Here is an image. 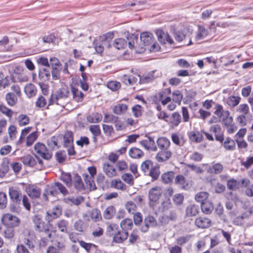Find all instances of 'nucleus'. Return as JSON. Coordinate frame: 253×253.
Returning a JSON list of instances; mask_svg holds the SVG:
<instances>
[{
	"label": "nucleus",
	"mask_w": 253,
	"mask_h": 253,
	"mask_svg": "<svg viewBox=\"0 0 253 253\" xmlns=\"http://www.w3.org/2000/svg\"><path fill=\"white\" fill-rule=\"evenodd\" d=\"M209 197L208 193L206 192H200L198 193L195 196V200L202 204L203 203L208 201Z\"/></svg>",
	"instance_id": "nucleus-46"
},
{
	"label": "nucleus",
	"mask_w": 253,
	"mask_h": 253,
	"mask_svg": "<svg viewBox=\"0 0 253 253\" xmlns=\"http://www.w3.org/2000/svg\"><path fill=\"white\" fill-rule=\"evenodd\" d=\"M156 34L159 41L161 43L165 44L168 42L170 44L174 43L173 40L167 32L165 33L162 30L159 29L156 31Z\"/></svg>",
	"instance_id": "nucleus-9"
},
{
	"label": "nucleus",
	"mask_w": 253,
	"mask_h": 253,
	"mask_svg": "<svg viewBox=\"0 0 253 253\" xmlns=\"http://www.w3.org/2000/svg\"><path fill=\"white\" fill-rule=\"evenodd\" d=\"M129 40L128 44L130 49L136 48L137 46V42L138 40V37L134 35H131L128 37Z\"/></svg>",
	"instance_id": "nucleus-55"
},
{
	"label": "nucleus",
	"mask_w": 253,
	"mask_h": 253,
	"mask_svg": "<svg viewBox=\"0 0 253 253\" xmlns=\"http://www.w3.org/2000/svg\"><path fill=\"white\" fill-rule=\"evenodd\" d=\"M162 193L163 190L160 187L156 186L150 189L149 191V199L150 202H157Z\"/></svg>",
	"instance_id": "nucleus-6"
},
{
	"label": "nucleus",
	"mask_w": 253,
	"mask_h": 253,
	"mask_svg": "<svg viewBox=\"0 0 253 253\" xmlns=\"http://www.w3.org/2000/svg\"><path fill=\"white\" fill-rule=\"evenodd\" d=\"M176 218V215L173 212H170L169 214H165L161 217L160 220L164 224H167L170 221H174Z\"/></svg>",
	"instance_id": "nucleus-28"
},
{
	"label": "nucleus",
	"mask_w": 253,
	"mask_h": 253,
	"mask_svg": "<svg viewBox=\"0 0 253 253\" xmlns=\"http://www.w3.org/2000/svg\"><path fill=\"white\" fill-rule=\"evenodd\" d=\"M70 94V91L68 87H62L58 89L55 94H52L49 100L48 106L56 103L57 105L64 106L65 103L62 100H67Z\"/></svg>",
	"instance_id": "nucleus-2"
},
{
	"label": "nucleus",
	"mask_w": 253,
	"mask_h": 253,
	"mask_svg": "<svg viewBox=\"0 0 253 253\" xmlns=\"http://www.w3.org/2000/svg\"><path fill=\"white\" fill-rule=\"evenodd\" d=\"M73 134L72 131H67L64 135L63 137V146H72L73 144Z\"/></svg>",
	"instance_id": "nucleus-26"
},
{
	"label": "nucleus",
	"mask_w": 253,
	"mask_h": 253,
	"mask_svg": "<svg viewBox=\"0 0 253 253\" xmlns=\"http://www.w3.org/2000/svg\"><path fill=\"white\" fill-rule=\"evenodd\" d=\"M138 77H139V83L140 84L148 83L154 79V77L152 73H149L143 76L138 75Z\"/></svg>",
	"instance_id": "nucleus-47"
},
{
	"label": "nucleus",
	"mask_w": 253,
	"mask_h": 253,
	"mask_svg": "<svg viewBox=\"0 0 253 253\" xmlns=\"http://www.w3.org/2000/svg\"><path fill=\"white\" fill-rule=\"evenodd\" d=\"M111 186V187L121 190H125L126 188V185L120 179L112 180Z\"/></svg>",
	"instance_id": "nucleus-44"
},
{
	"label": "nucleus",
	"mask_w": 253,
	"mask_h": 253,
	"mask_svg": "<svg viewBox=\"0 0 253 253\" xmlns=\"http://www.w3.org/2000/svg\"><path fill=\"white\" fill-rule=\"evenodd\" d=\"M211 132L214 133L215 140L221 143H222L224 140L223 133L220 125H214L211 126L210 128Z\"/></svg>",
	"instance_id": "nucleus-11"
},
{
	"label": "nucleus",
	"mask_w": 253,
	"mask_h": 253,
	"mask_svg": "<svg viewBox=\"0 0 253 253\" xmlns=\"http://www.w3.org/2000/svg\"><path fill=\"white\" fill-rule=\"evenodd\" d=\"M116 213L115 208L113 206H109L105 210L103 215L105 219H111Z\"/></svg>",
	"instance_id": "nucleus-34"
},
{
	"label": "nucleus",
	"mask_w": 253,
	"mask_h": 253,
	"mask_svg": "<svg viewBox=\"0 0 253 253\" xmlns=\"http://www.w3.org/2000/svg\"><path fill=\"white\" fill-rule=\"evenodd\" d=\"M62 213V209L60 206H57L46 212V220L48 222L59 217Z\"/></svg>",
	"instance_id": "nucleus-8"
},
{
	"label": "nucleus",
	"mask_w": 253,
	"mask_h": 253,
	"mask_svg": "<svg viewBox=\"0 0 253 253\" xmlns=\"http://www.w3.org/2000/svg\"><path fill=\"white\" fill-rule=\"evenodd\" d=\"M174 177V173L172 171L166 172L161 175L163 182L168 184L171 182Z\"/></svg>",
	"instance_id": "nucleus-35"
},
{
	"label": "nucleus",
	"mask_w": 253,
	"mask_h": 253,
	"mask_svg": "<svg viewBox=\"0 0 253 253\" xmlns=\"http://www.w3.org/2000/svg\"><path fill=\"white\" fill-rule=\"evenodd\" d=\"M20 161L27 167H33L37 164L35 157H34L30 154L22 157L20 158Z\"/></svg>",
	"instance_id": "nucleus-12"
},
{
	"label": "nucleus",
	"mask_w": 253,
	"mask_h": 253,
	"mask_svg": "<svg viewBox=\"0 0 253 253\" xmlns=\"http://www.w3.org/2000/svg\"><path fill=\"white\" fill-rule=\"evenodd\" d=\"M153 167V163L150 160H146L141 165V169L146 175L150 170L151 168Z\"/></svg>",
	"instance_id": "nucleus-45"
},
{
	"label": "nucleus",
	"mask_w": 253,
	"mask_h": 253,
	"mask_svg": "<svg viewBox=\"0 0 253 253\" xmlns=\"http://www.w3.org/2000/svg\"><path fill=\"white\" fill-rule=\"evenodd\" d=\"M26 192L30 197L32 199H37L40 197L41 189L34 186H28L26 188Z\"/></svg>",
	"instance_id": "nucleus-16"
},
{
	"label": "nucleus",
	"mask_w": 253,
	"mask_h": 253,
	"mask_svg": "<svg viewBox=\"0 0 253 253\" xmlns=\"http://www.w3.org/2000/svg\"><path fill=\"white\" fill-rule=\"evenodd\" d=\"M181 122V117L177 112L173 113L169 118V123L172 126H177Z\"/></svg>",
	"instance_id": "nucleus-20"
},
{
	"label": "nucleus",
	"mask_w": 253,
	"mask_h": 253,
	"mask_svg": "<svg viewBox=\"0 0 253 253\" xmlns=\"http://www.w3.org/2000/svg\"><path fill=\"white\" fill-rule=\"evenodd\" d=\"M107 87L112 91H116L121 87V84L119 82L112 81L107 83Z\"/></svg>",
	"instance_id": "nucleus-61"
},
{
	"label": "nucleus",
	"mask_w": 253,
	"mask_h": 253,
	"mask_svg": "<svg viewBox=\"0 0 253 253\" xmlns=\"http://www.w3.org/2000/svg\"><path fill=\"white\" fill-rule=\"evenodd\" d=\"M90 218L95 222L98 221L102 219V215L100 211L97 209L92 210L90 214Z\"/></svg>",
	"instance_id": "nucleus-49"
},
{
	"label": "nucleus",
	"mask_w": 253,
	"mask_h": 253,
	"mask_svg": "<svg viewBox=\"0 0 253 253\" xmlns=\"http://www.w3.org/2000/svg\"><path fill=\"white\" fill-rule=\"evenodd\" d=\"M190 139L195 142L199 143L202 141L203 136L199 131H191L189 135Z\"/></svg>",
	"instance_id": "nucleus-38"
},
{
	"label": "nucleus",
	"mask_w": 253,
	"mask_h": 253,
	"mask_svg": "<svg viewBox=\"0 0 253 253\" xmlns=\"http://www.w3.org/2000/svg\"><path fill=\"white\" fill-rule=\"evenodd\" d=\"M34 149L39 156L46 160H48L52 157V153L47 149L43 143H36L35 145Z\"/></svg>",
	"instance_id": "nucleus-3"
},
{
	"label": "nucleus",
	"mask_w": 253,
	"mask_h": 253,
	"mask_svg": "<svg viewBox=\"0 0 253 253\" xmlns=\"http://www.w3.org/2000/svg\"><path fill=\"white\" fill-rule=\"evenodd\" d=\"M158 147L161 150L168 149L170 142L169 140L166 137H163L159 138L157 140Z\"/></svg>",
	"instance_id": "nucleus-22"
},
{
	"label": "nucleus",
	"mask_w": 253,
	"mask_h": 253,
	"mask_svg": "<svg viewBox=\"0 0 253 253\" xmlns=\"http://www.w3.org/2000/svg\"><path fill=\"white\" fill-rule=\"evenodd\" d=\"M58 194V192L57 191V188L55 185V183H54V185H52L45 191L44 193L43 194V196L45 200H47V195H50L52 196H56Z\"/></svg>",
	"instance_id": "nucleus-39"
},
{
	"label": "nucleus",
	"mask_w": 253,
	"mask_h": 253,
	"mask_svg": "<svg viewBox=\"0 0 253 253\" xmlns=\"http://www.w3.org/2000/svg\"><path fill=\"white\" fill-rule=\"evenodd\" d=\"M147 139L143 140L140 142V144L147 150L156 152L157 147L153 137L147 136Z\"/></svg>",
	"instance_id": "nucleus-10"
},
{
	"label": "nucleus",
	"mask_w": 253,
	"mask_h": 253,
	"mask_svg": "<svg viewBox=\"0 0 253 253\" xmlns=\"http://www.w3.org/2000/svg\"><path fill=\"white\" fill-rule=\"evenodd\" d=\"M198 209L197 206L195 205H190L186 209V214L189 216H195L198 212Z\"/></svg>",
	"instance_id": "nucleus-50"
},
{
	"label": "nucleus",
	"mask_w": 253,
	"mask_h": 253,
	"mask_svg": "<svg viewBox=\"0 0 253 253\" xmlns=\"http://www.w3.org/2000/svg\"><path fill=\"white\" fill-rule=\"evenodd\" d=\"M127 45L126 41L122 38L116 39L114 42V46L118 49H121L125 48Z\"/></svg>",
	"instance_id": "nucleus-48"
},
{
	"label": "nucleus",
	"mask_w": 253,
	"mask_h": 253,
	"mask_svg": "<svg viewBox=\"0 0 253 253\" xmlns=\"http://www.w3.org/2000/svg\"><path fill=\"white\" fill-rule=\"evenodd\" d=\"M24 91L28 97L34 96L37 93V89L32 84H29L25 86Z\"/></svg>",
	"instance_id": "nucleus-30"
},
{
	"label": "nucleus",
	"mask_w": 253,
	"mask_h": 253,
	"mask_svg": "<svg viewBox=\"0 0 253 253\" xmlns=\"http://www.w3.org/2000/svg\"><path fill=\"white\" fill-rule=\"evenodd\" d=\"M201 208L202 211L206 214L211 213L213 210V205L209 200L201 204Z\"/></svg>",
	"instance_id": "nucleus-29"
},
{
	"label": "nucleus",
	"mask_w": 253,
	"mask_h": 253,
	"mask_svg": "<svg viewBox=\"0 0 253 253\" xmlns=\"http://www.w3.org/2000/svg\"><path fill=\"white\" fill-rule=\"evenodd\" d=\"M183 95L180 90H175L173 92L172 99L173 102L180 104Z\"/></svg>",
	"instance_id": "nucleus-58"
},
{
	"label": "nucleus",
	"mask_w": 253,
	"mask_h": 253,
	"mask_svg": "<svg viewBox=\"0 0 253 253\" xmlns=\"http://www.w3.org/2000/svg\"><path fill=\"white\" fill-rule=\"evenodd\" d=\"M5 98L7 104L11 106H14L17 101V97L13 93H7Z\"/></svg>",
	"instance_id": "nucleus-57"
},
{
	"label": "nucleus",
	"mask_w": 253,
	"mask_h": 253,
	"mask_svg": "<svg viewBox=\"0 0 253 253\" xmlns=\"http://www.w3.org/2000/svg\"><path fill=\"white\" fill-rule=\"evenodd\" d=\"M39 76L42 81H47L50 79V72L46 68H43L39 71Z\"/></svg>",
	"instance_id": "nucleus-37"
},
{
	"label": "nucleus",
	"mask_w": 253,
	"mask_h": 253,
	"mask_svg": "<svg viewBox=\"0 0 253 253\" xmlns=\"http://www.w3.org/2000/svg\"><path fill=\"white\" fill-rule=\"evenodd\" d=\"M191 33L188 31L187 29L184 28L182 31H174L173 35L175 40L178 42H182L184 40L188 38L189 40V42L187 44V45L192 44L191 39L190 38Z\"/></svg>",
	"instance_id": "nucleus-4"
},
{
	"label": "nucleus",
	"mask_w": 253,
	"mask_h": 253,
	"mask_svg": "<svg viewBox=\"0 0 253 253\" xmlns=\"http://www.w3.org/2000/svg\"><path fill=\"white\" fill-rule=\"evenodd\" d=\"M61 180L66 184L68 187L72 185V178L70 173H65L61 175Z\"/></svg>",
	"instance_id": "nucleus-63"
},
{
	"label": "nucleus",
	"mask_w": 253,
	"mask_h": 253,
	"mask_svg": "<svg viewBox=\"0 0 253 253\" xmlns=\"http://www.w3.org/2000/svg\"><path fill=\"white\" fill-rule=\"evenodd\" d=\"M240 101V98L238 96H231L227 100V104L230 107H234L239 104Z\"/></svg>",
	"instance_id": "nucleus-54"
},
{
	"label": "nucleus",
	"mask_w": 253,
	"mask_h": 253,
	"mask_svg": "<svg viewBox=\"0 0 253 253\" xmlns=\"http://www.w3.org/2000/svg\"><path fill=\"white\" fill-rule=\"evenodd\" d=\"M128 154L130 157L133 159H139L144 155V153L141 150L135 147L130 149Z\"/></svg>",
	"instance_id": "nucleus-33"
},
{
	"label": "nucleus",
	"mask_w": 253,
	"mask_h": 253,
	"mask_svg": "<svg viewBox=\"0 0 253 253\" xmlns=\"http://www.w3.org/2000/svg\"><path fill=\"white\" fill-rule=\"evenodd\" d=\"M121 80L127 85H133L137 83L138 79L132 75H124L122 77Z\"/></svg>",
	"instance_id": "nucleus-24"
},
{
	"label": "nucleus",
	"mask_w": 253,
	"mask_h": 253,
	"mask_svg": "<svg viewBox=\"0 0 253 253\" xmlns=\"http://www.w3.org/2000/svg\"><path fill=\"white\" fill-rule=\"evenodd\" d=\"M37 139V134L36 132H33L29 134L26 139V146H31Z\"/></svg>",
	"instance_id": "nucleus-60"
},
{
	"label": "nucleus",
	"mask_w": 253,
	"mask_h": 253,
	"mask_svg": "<svg viewBox=\"0 0 253 253\" xmlns=\"http://www.w3.org/2000/svg\"><path fill=\"white\" fill-rule=\"evenodd\" d=\"M165 92H160L157 95L159 100L163 105H166L171 101L170 97L165 95Z\"/></svg>",
	"instance_id": "nucleus-56"
},
{
	"label": "nucleus",
	"mask_w": 253,
	"mask_h": 253,
	"mask_svg": "<svg viewBox=\"0 0 253 253\" xmlns=\"http://www.w3.org/2000/svg\"><path fill=\"white\" fill-rule=\"evenodd\" d=\"M89 130L92 133V135L99 136L101 133V129L99 125H91L89 126Z\"/></svg>",
	"instance_id": "nucleus-62"
},
{
	"label": "nucleus",
	"mask_w": 253,
	"mask_h": 253,
	"mask_svg": "<svg viewBox=\"0 0 253 253\" xmlns=\"http://www.w3.org/2000/svg\"><path fill=\"white\" fill-rule=\"evenodd\" d=\"M33 221L36 231L39 232H43L45 234V236L41 240L43 242V246H44L47 238H50L51 236V233L50 232L48 227L38 215H36L33 217Z\"/></svg>",
	"instance_id": "nucleus-1"
},
{
	"label": "nucleus",
	"mask_w": 253,
	"mask_h": 253,
	"mask_svg": "<svg viewBox=\"0 0 253 253\" xmlns=\"http://www.w3.org/2000/svg\"><path fill=\"white\" fill-rule=\"evenodd\" d=\"M174 182L175 184L182 189H186L188 185L185 177L181 174H178L176 176Z\"/></svg>",
	"instance_id": "nucleus-18"
},
{
	"label": "nucleus",
	"mask_w": 253,
	"mask_h": 253,
	"mask_svg": "<svg viewBox=\"0 0 253 253\" xmlns=\"http://www.w3.org/2000/svg\"><path fill=\"white\" fill-rule=\"evenodd\" d=\"M103 169L105 174L109 177H112L116 174L115 168L108 163L104 164Z\"/></svg>",
	"instance_id": "nucleus-23"
},
{
	"label": "nucleus",
	"mask_w": 253,
	"mask_h": 253,
	"mask_svg": "<svg viewBox=\"0 0 253 253\" xmlns=\"http://www.w3.org/2000/svg\"><path fill=\"white\" fill-rule=\"evenodd\" d=\"M119 229V226L117 224L115 223L110 224L107 227L106 234L109 237H115Z\"/></svg>",
	"instance_id": "nucleus-27"
},
{
	"label": "nucleus",
	"mask_w": 253,
	"mask_h": 253,
	"mask_svg": "<svg viewBox=\"0 0 253 253\" xmlns=\"http://www.w3.org/2000/svg\"><path fill=\"white\" fill-rule=\"evenodd\" d=\"M127 109V106L124 104H120L114 106L113 111V112L117 115H120L125 112Z\"/></svg>",
	"instance_id": "nucleus-53"
},
{
	"label": "nucleus",
	"mask_w": 253,
	"mask_h": 253,
	"mask_svg": "<svg viewBox=\"0 0 253 253\" xmlns=\"http://www.w3.org/2000/svg\"><path fill=\"white\" fill-rule=\"evenodd\" d=\"M113 38V34L110 33H108L104 35L103 36L100 37L99 40L102 43L94 42V48L96 51L98 53H102L104 50L103 45L105 44V42H109Z\"/></svg>",
	"instance_id": "nucleus-5"
},
{
	"label": "nucleus",
	"mask_w": 253,
	"mask_h": 253,
	"mask_svg": "<svg viewBox=\"0 0 253 253\" xmlns=\"http://www.w3.org/2000/svg\"><path fill=\"white\" fill-rule=\"evenodd\" d=\"M171 155V152L168 149L162 150L158 153L156 159L159 162H163L169 160Z\"/></svg>",
	"instance_id": "nucleus-13"
},
{
	"label": "nucleus",
	"mask_w": 253,
	"mask_h": 253,
	"mask_svg": "<svg viewBox=\"0 0 253 253\" xmlns=\"http://www.w3.org/2000/svg\"><path fill=\"white\" fill-rule=\"evenodd\" d=\"M195 223L199 228H206L211 226V220L206 217H199L196 219Z\"/></svg>",
	"instance_id": "nucleus-15"
},
{
	"label": "nucleus",
	"mask_w": 253,
	"mask_h": 253,
	"mask_svg": "<svg viewBox=\"0 0 253 253\" xmlns=\"http://www.w3.org/2000/svg\"><path fill=\"white\" fill-rule=\"evenodd\" d=\"M9 196L13 201L17 204L20 203L22 196L20 191L14 189H9Z\"/></svg>",
	"instance_id": "nucleus-19"
},
{
	"label": "nucleus",
	"mask_w": 253,
	"mask_h": 253,
	"mask_svg": "<svg viewBox=\"0 0 253 253\" xmlns=\"http://www.w3.org/2000/svg\"><path fill=\"white\" fill-rule=\"evenodd\" d=\"M1 221L6 225L13 227L18 225L19 220L16 216L7 213L3 215Z\"/></svg>",
	"instance_id": "nucleus-7"
},
{
	"label": "nucleus",
	"mask_w": 253,
	"mask_h": 253,
	"mask_svg": "<svg viewBox=\"0 0 253 253\" xmlns=\"http://www.w3.org/2000/svg\"><path fill=\"white\" fill-rule=\"evenodd\" d=\"M128 236L127 231L120 229L115 237H113V240L116 243H122L127 238Z\"/></svg>",
	"instance_id": "nucleus-14"
},
{
	"label": "nucleus",
	"mask_w": 253,
	"mask_h": 253,
	"mask_svg": "<svg viewBox=\"0 0 253 253\" xmlns=\"http://www.w3.org/2000/svg\"><path fill=\"white\" fill-rule=\"evenodd\" d=\"M223 169V166L220 163H216L212 165L208 169V172L211 173L219 174Z\"/></svg>",
	"instance_id": "nucleus-42"
},
{
	"label": "nucleus",
	"mask_w": 253,
	"mask_h": 253,
	"mask_svg": "<svg viewBox=\"0 0 253 253\" xmlns=\"http://www.w3.org/2000/svg\"><path fill=\"white\" fill-rule=\"evenodd\" d=\"M8 163L7 161H3L0 165V177H3L8 172Z\"/></svg>",
	"instance_id": "nucleus-59"
},
{
	"label": "nucleus",
	"mask_w": 253,
	"mask_h": 253,
	"mask_svg": "<svg viewBox=\"0 0 253 253\" xmlns=\"http://www.w3.org/2000/svg\"><path fill=\"white\" fill-rule=\"evenodd\" d=\"M102 119L101 114L97 113H93L86 118L87 122L90 123H98L102 120Z\"/></svg>",
	"instance_id": "nucleus-43"
},
{
	"label": "nucleus",
	"mask_w": 253,
	"mask_h": 253,
	"mask_svg": "<svg viewBox=\"0 0 253 253\" xmlns=\"http://www.w3.org/2000/svg\"><path fill=\"white\" fill-rule=\"evenodd\" d=\"M144 226L142 227V231L145 232L148 230L150 226H155L157 225V221L155 218L151 215L146 217L144 220Z\"/></svg>",
	"instance_id": "nucleus-17"
},
{
	"label": "nucleus",
	"mask_w": 253,
	"mask_h": 253,
	"mask_svg": "<svg viewBox=\"0 0 253 253\" xmlns=\"http://www.w3.org/2000/svg\"><path fill=\"white\" fill-rule=\"evenodd\" d=\"M71 91L73 94L74 99L77 102H82L83 100L84 94L77 88L72 86Z\"/></svg>",
	"instance_id": "nucleus-31"
},
{
	"label": "nucleus",
	"mask_w": 253,
	"mask_h": 253,
	"mask_svg": "<svg viewBox=\"0 0 253 253\" xmlns=\"http://www.w3.org/2000/svg\"><path fill=\"white\" fill-rule=\"evenodd\" d=\"M160 174V168L158 166H154L151 168L149 172L146 174L150 176L153 181L157 180Z\"/></svg>",
	"instance_id": "nucleus-36"
},
{
	"label": "nucleus",
	"mask_w": 253,
	"mask_h": 253,
	"mask_svg": "<svg viewBox=\"0 0 253 253\" xmlns=\"http://www.w3.org/2000/svg\"><path fill=\"white\" fill-rule=\"evenodd\" d=\"M208 34V30L203 26H199L195 40L199 41L204 39Z\"/></svg>",
	"instance_id": "nucleus-25"
},
{
	"label": "nucleus",
	"mask_w": 253,
	"mask_h": 253,
	"mask_svg": "<svg viewBox=\"0 0 253 253\" xmlns=\"http://www.w3.org/2000/svg\"><path fill=\"white\" fill-rule=\"evenodd\" d=\"M120 226L123 230L127 232V230L132 229L133 222L131 219L126 218L121 221Z\"/></svg>",
	"instance_id": "nucleus-40"
},
{
	"label": "nucleus",
	"mask_w": 253,
	"mask_h": 253,
	"mask_svg": "<svg viewBox=\"0 0 253 253\" xmlns=\"http://www.w3.org/2000/svg\"><path fill=\"white\" fill-rule=\"evenodd\" d=\"M142 107L140 105H135L132 108L133 115L136 118H138L142 115Z\"/></svg>",
	"instance_id": "nucleus-64"
},
{
	"label": "nucleus",
	"mask_w": 253,
	"mask_h": 253,
	"mask_svg": "<svg viewBox=\"0 0 253 253\" xmlns=\"http://www.w3.org/2000/svg\"><path fill=\"white\" fill-rule=\"evenodd\" d=\"M223 147L227 150L233 151L236 147L235 142L230 138L227 137L223 143Z\"/></svg>",
	"instance_id": "nucleus-41"
},
{
	"label": "nucleus",
	"mask_w": 253,
	"mask_h": 253,
	"mask_svg": "<svg viewBox=\"0 0 253 253\" xmlns=\"http://www.w3.org/2000/svg\"><path fill=\"white\" fill-rule=\"evenodd\" d=\"M140 40L144 45H149L153 42V35L150 32H143L140 35Z\"/></svg>",
	"instance_id": "nucleus-21"
},
{
	"label": "nucleus",
	"mask_w": 253,
	"mask_h": 253,
	"mask_svg": "<svg viewBox=\"0 0 253 253\" xmlns=\"http://www.w3.org/2000/svg\"><path fill=\"white\" fill-rule=\"evenodd\" d=\"M88 171L89 173V174L91 175V177L88 178V176L87 174H84L83 175V176L84 178V181L86 182V184H89L91 185V180H92V177L94 176V175L96 173V168L94 167H90L88 168Z\"/></svg>",
	"instance_id": "nucleus-32"
},
{
	"label": "nucleus",
	"mask_w": 253,
	"mask_h": 253,
	"mask_svg": "<svg viewBox=\"0 0 253 253\" xmlns=\"http://www.w3.org/2000/svg\"><path fill=\"white\" fill-rule=\"evenodd\" d=\"M17 121L20 126H25L28 125L30 122L29 117L25 114H21L17 118Z\"/></svg>",
	"instance_id": "nucleus-51"
},
{
	"label": "nucleus",
	"mask_w": 253,
	"mask_h": 253,
	"mask_svg": "<svg viewBox=\"0 0 253 253\" xmlns=\"http://www.w3.org/2000/svg\"><path fill=\"white\" fill-rule=\"evenodd\" d=\"M74 184L76 189L78 190L84 189V184L82 179L78 174H75L74 177Z\"/></svg>",
	"instance_id": "nucleus-52"
}]
</instances>
